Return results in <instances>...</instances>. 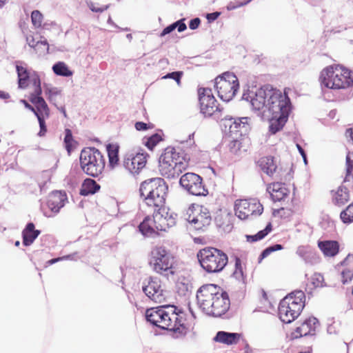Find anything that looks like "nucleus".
<instances>
[{"mask_svg": "<svg viewBox=\"0 0 353 353\" xmlns=\"http://www.w3.org/2000/svg\"><path fill=\"white\" fill-rule=\"evenodd\" d=\"M259 166L268 176H272L276 170V165L272 157H264L258 161Z\"/></svg>", "mask_w": 353, "mask_h": 353, "instance_id": "24", "label": "nucleus"}, {"mask_svg": "<svg viewBox=\"0 0 353 353\" xmlns=\"http://www.w3.org/2000/svg\"><path fill=\"white\" fill-rule=\"evenodd\" d=\"M296 332L299 334L301 336L308 334L312 335L314 334L312 332L311 328H309L307 324L304 321L301 326L296 327Z\"/></svg>", "mask_w": 353, "mask_h": 353, "instance_id": "46", "label": "nucleus"}, {"mask_svg": "<svg viewBox=\"0 0 353 353\" xmlns=\"http://www.w3.org/2000/svg\"><path fill=\"white\" fill-rule=\"evenodd\" d=\"M220 119H216L219 121L220 125L222 128L223 130L225 132L233 133V121L234 120V117L225 115L223 117L222 112L219 114Z\"/></svg>", "mask_w": 353, "mask_h": 353, "instance_id": "34", "label": "nucleus"}, {"mask_svg": "<svg viewBox=\"0 0 353 353\" xmlns=\"http://www.w3.org/2000/svg\"><path fill=\"white\" fill-rule=\"evenodd\" d=\"M283 249V245L281 244H274L273 245H271L267 248H265L260 254L259 256V262L263 259L264 258L267 257L270 253L272 252L281 250Z\"/></svg>", "mask_w": 353, "mask_h": 353, "instance_id": "41", "label": "nucleus"}, {"mask_svg": "<svg viewBox=\"0 0 353 353\" xmlns=\"http://www.w3.org/2000/svg\"><path fill=\"white\" fill-rule=\"evenodd\" d=\"M307 324L308 327L311 328L312 332L314 333L316 326L319 325V320L315 317H310L304 321Z\"/></svg>", "mask_w": 353, "mask_h": 353, "instance_id": "50", "label": "nucleus"}, {"mask_svg": "<svg viewBox=\"0 0 353 353\" xmlns=\"http://www.w3.org/2000/svg\"><path fill=\"white\" fill-rule=\"evenodd\" d=\"M183 74L182 71H175L166 74L162 79H174L178 85H181V79Z\"/></svg>", "mask_w": 353, "mask_h": 353, "instance_id": "45", "label": "nucleus"}, {"mask_svg": "<svg viewBox=\"0 0 353 353\" xmlns=\"http://www.w3.org/2000/svg\"><path fill=\"white\" fill-rule=\"evenodd\" d=\"M31 81L35 87L34 92H32L30 95L29 99L32 102V100L33 99L43 97H41L42 90L41 88V81L39 77L35 74L31 77Z\"/></svg>", "mask_w": 353, "mask_h": 353, "instance_id": "35", "label": "nucleus"}, {"mask_svg": "<svg viewBox=\"0 0 353 353\" xmlns=\"http://www.w3.org/2000/svg\"><path fill=\"white\" fill-rule=\"evenodd\" d=\"M282 189H286L284 187V184L277 182V183H274L272 185H269L267 188V191L268 192H276V191H280Z\"/></svg>", "mask_w": 353, "mask_h": 353, "instance_id": "53", "label": "nucleus"}, {"mask_svg": "<svg viewBox=\"0 0 353 353\" xmlns=\"http://www.w3.org/2000/svg\"><path fill=\"white\" fill-rule=\"evenodd\" d=\"M181 186L189 194L194 196H205L208 191L203 185L202 178L193 172L183 174L179 181Z\"/></svg>", "mask_w": 353, "mask_h": 353, "instance_id": "14", "label": "nucleus"}, {"mask_svg": "<svg viewBox=\"0 0 353 353\" xmlns=\"http://www.w3.org/2000/svg\"><path fill=\"white\" fill-rule=\"evenodd\" d=\"M184 19L176 21L174 23V25L176 26V28H177L178 32H181L186 30L187 26L184 23Z\"/></svg>", "mask_w": 353, "mask_h": 353, "instance_id": "54", "label": "nucleus"}, {"mask_svg": "<svg viewBox=\"0 0 353 353\" xmlns=\"http://www.w3.org/2000/svg\"><path fill=\"white\" fill-rule=\"evenodd\" d=\"M340 218L344 223L353 222V203L350 204L345 210L341 212Z\"/></svg>", "mask_w": 353, "mask_h": 353, "instance_id": "37", "label": "nucleus"}, {"mask_svg": "<svg viewBox=\"0 0 353 353\" xmlns=\"http://www.w3.org/2000/svg\"><path fill=\"white\" fill-rule=\"evenodd\" d=\"M296 253L307 263H312V259H315V253L307 246H299Z\"/></svg>", "mask_w": 353, "mask_h": 353, "instance_id": "31", "label": "nucleus"}, {"mask_svg": "<svg viewBox=\"0 0 353 353\" xmlns=\"http://www.w3.org/2000/svg\"><path fill=\"white\" fill-rule=\"evenodd\" d=\"M321 225L322 228L327 230V232H329L333 231L335 228L334 221H330L328 219H324L321 223Z\"/></svg>", "mask_w": 353, "mask_h": 353, "instance_id": "52", "label": "nucleus"}, {"mask_svg": "<svg viewBox=\"0 0 353 353\" xmlns=\"http://www.w3.org/2000/svg\"><path fill=\"white\" fill-rule=\"evenodd\" d=\"M72 258V255H67V256H63V257H59V258H55V259H52L51 260H49L47 263L49 264V265H52L55 263H57V261H59L61 260H63V259H71Z\"/></svg>", "mask_w": 353, "mask_h": 353, "instance_id": "61", "label": "nucleus"}, {"mask_svg": "<svg viewBox=\"0 0 353 353\" xmlns=\"http://www.w3.org/2000/svg\"><path fill=\"white\" fill-rule=\"evenodd\" d=\"M168 187L164 179L152 178L143 181L140 186V196L150 207L158 208L154 212L153 223L157 230L166 231L176 224V214L169 212L163 206Z\"/></svg>", "mask_w": 353, "mask_h": 353, "instance_id": "1", "label": "nucleus"}, {"mask_svg": "<svg viewBox=\"0 0 353 353\" xmlns=\"http://www.w3.org/2000/svg\"><path fill=\"white\" fill-rule=\"evenodd\" d=\"M161 140V137L159 134L155 133L148 137L144 143L148 149L152 150Z\"/></svg>", "mask_w": 353, "mask_h": 353, "instance_id": "40", "label": "nucleus"}, {"mask_svg": "<svg viewBox=\"0 0 353 353\" xmlns=\"http://www.w3.org/2000/svg\"><path fill=\"white\" fill-rule=\"evenodd\" d=\"M241 334L234 332H228L225 331H219L216 333L214 340L226 345H233L238 343Z\"/></svg>", "mask_w": 353, "mask_h": 353, "instance_id": "22", "label": "nucleus"}, {"mask_svg": "<svg viewBox=\"0 0 353 353\" xmlns=\"http://www.w3.org/2000/svg\"><path fill=\"white\" fill-rule=\"evenodd\" d=\"M134 127L138 131H145L150 128V125L142 121H137L135 123Z\"/></svg>", "mask_w": 353, "mask_h": 353, "instance_id": "55", "label": "nucleus"}, {"mask_svg": "<svg viewBox=\"0 0 353 353\" xmlns=\"http://www.w3.org/2000/svg\"><path fill=\"white\" fill-rule=\"evenodd\" d=\"M233 276L237 280H243V272L241 261L239 258H236L235 259V270L233 273Z\"/></svg>", "mask_w": 353, "mask_h": 353, "instance_id": "43", "label": "nucleus"}, {"mask_svg": "<svg viewBox=\"0 0 353 353\" xmlns=\"http://www.w3.org/2000/svg\"><path fill=\"white\" fill-rule=\"evenodd\" d=\"M351 262H353V254H348L346 258L341 262L342 265H346L350 263Z\"/></svg>", "mask_w": 353, "mask_h": 353, "instance_id": "64", "label": "nucleus"}, {"mask_svg": "<svg viewBox=\"0 0 353 353\" xmlns=\"http://www.w3.org/2000/svg\"><path fill=\"white\" fill-rule=\"evenodd\" d=\"M74 142L72 131L70 129H65L64 143L67 152L70 154L72 150V143Z\"/></svg>", "mask_w": 353, "mask_h": 353, "instance_id": "39", "label": "nucleus"}, {"mask_svg": "<svg viewBox=\"0 0 353 353\" xmlns=\"http://www.w3.org/2000/svg\"><path fill=\"white\" fill-rule=\"evenodd\" d=\"M189 161V155L181 148L168 147L159 157V170L167 178H175L188 168Z\"/></svg>", "mask_w": 353, "mask_h": 353, "instance_id": "4", "label": "nucleus"}, {"mask_svg": "<svg viewBox=\"0 0 353 353\" xmlns=\"http://www.w3.org/2000/svg\"><path fill=\"white\" fill-rule=\"evenodd\" d=\"M137 152L135 155L133 154H128L123 159V166L132 174H139L146 163V158L148 154L143 150Z\"/></svg>", "mask_w": 353, "mask_h": 353, "instance_id": "17", "label": "nucleus"}, {"mask_svg": "<svg viewBox=\"0 0 353 353\" xmlns=\"http://www.w3.org/2000/svg\"><path fill=\"white\" fill-rule=\"evenodd\" d=\"M31 103H32L35 105V112H34V114L37 117V115H39L41 117H49L50 110L43 98H37L35 99L32 100Z\"/></svg>", "mask_w": 353, "mask_h": 353, "instance_id": "27", "label": "nucleus"}, {"mask_svg": "<svg viewBox=\"0 0 353 353\" xmlns=\"http://www.w3.org/2000/svg\"><path fill=\"white\" fill-rule=\"evenodd\" d=\"M16 70L18 76L19 88L21 89L26 88L28 87V81L30 78L29 72L26 68L18 64L16 65Z\"/></svg>", "mask_w": 353, "mask_h": 353, "instance_id": "28", "label": "nucleus"}, {"mask_svg": "<svg viewBox=\"0 0 353 353\" xmlns=\"http://www.w3.org/2000/svg\"><path fill=\"white\" fill-rule=\"evenodd\" d=\"M46 94L48 96L57 97L60 94V90L57 88H50L46 90Z\"/></svg>", "mask_w": 353, "mask_h": 353, "instance_id": "59", "label": "nucleus"}, {"mask_svg": "<svg viewBox=\"0 0 353 353\" xmlns=\"http://www.w3.org/2000/svg\"><path fill=\"white\" fill-rule=\"evenodd\" d=\"M52 70L55 74L61 77H69L73 74L68 65L62 61L54 63L52 66Z\"/></svg>", "mask_w": 353, "mask_h": 353, "instance_id": "32", "label": "nucleus"}, {"mask_svg": "<svg viewBox=\"0 0 353 353\" xmlns=\"http://www.w3.org/2000/svg\"><path fill=\"white\" fill-rule=\"evenodd\" d=\"M31 20L35 28H39L41 26L43 14L39 10H33L31 13Z\"/></svg>", "mask_w": 353, "mask_h": 353, "instance_id": "42", "label": "nucleus"}, {"mask_svg": "<svg viewBox=\"0 0 353 353\" xmlns=\"http://www.w3.org/2000/svg\"><path fill=\"white\" fill-rule=\"evenodd\" d=\"M201 112L205 117H213L214 119H219V114L222 108L216 105V100L210 88H199L198 90Z\"/></svg>", "mask_w": 353, "mask_h": 353, "instance_id": "13", "label": "nucleus"}, {"mask_svg": "<svg viewBox=\"0 0 353 353\" xmlns=\"http://www.w3.org/2000/svg\"><path fill=\"white\" fill-rule=\"evenodd\" d=\"M322 86L339 90L353 85V72L343 66H330L323 70L320 76Z\"/></svg>", "mask_w": 353, "mask_h": 353, "instance_id": "5", "label": "nucleus"}, {"mask_svg": "<svg viewBox=\"0 0 353 353\" xmlns=\"http://www.w3.org/2000/svg\"><path fill=\"white\" fill-rule=\"evenodd\" d=\"M291 102L288 96L281 91L273 89V92L268 99L265 110L261 112L262 119H269L271 117L276 118L280 114L289 117L291 111Z\"/></svg>", "mask_w": 353, "mask_h": 353, "instance_id": "9", "label": "nucleus"}, {"mask_svg": "<svg viewBox=\"0 0 353 353\" xmlns=\"http://www.w3.org/2000/svg\"><path fill=\"white\" fill-rule=\"evenodd\" d=\"M110 166L114 168L119 162V147L109 143L106 146Z\"/></svg>", "mask_w": 353, "mask_h": 353, "instance_id": "30", "label": "nucleus"}, {"mask_svg": "<svg viewBox=\"0 0 353 353\" xmlns=\"http://www.w3.org/2000/svg\"><path fill=\"white\" fill-rule=\"evenodd\" d=\"M305 294L301 290H295L285 296L279 305L281 321L285 323H290L296 319L305 306Z\"/></svg>", "mask_w": 353, "mask_h": 353, "instance_id": "6", "label": "nucleus"}, {"mask_svg": "<svg viewBox=\"0 0 353 353\" xmlns=\"http://www.w3.org/2000/svg\"><path fill=\"white\" fill-rule=\"evenodd\" d=\"M41 231L35 229V226L33 223H28L22 232L23 245H30L38 237Z\"/></svg>", "mask_w": 353, "mask_h": 353, "instance_id": "21", "label": "nucleus"}, {"mask_svg": "<svg viewBox=\"0 0 353 353\" xmlns=\"http://www.w3.org/2000/svg\"><path fill=\"white\" fill-rule=\"evenodd\" d=\"M142 290L152 301L163 303L166 298L165 291L162 287L161 280L157 277L150 276L143 281Z\"/></svg>", "mask_w": 353, "mask_h": 353, "instance_id": "15", "label": "nucleus"}, {"mask_svg": "<svg viewBox=\"0 0 353 353\" xmlns=\"http://www.w3.org/2000/svg\"><path fill=\"white\" fill-rule=\"evenodd\" d=\"M100 189V185L92 179H86L84 180L81 190L80 194L83 196L94 194Z\"/></svg>", "mask_w": 353, "mask_h": 353, "instance_id": "26", "label": "nucleus"}, {"mask_svg": "<svg viewBox=\"0 0 353 353\" xmlns=\"http://www.w3.org/2000/svg\"><path fill=\"white\" fill-rule=\"evenodd\" d=\"M199 307L208 315L221 316L230 308V301L226 292L221 290L216 285L205 284L196 292Z\"/></svg>", "mask_w": 353, "mask_h": 353, "instance_id": "2", "label": "nucleus"}, {"mask_svg": "<svg viewBox=\"0 0 353 353\" xmlns=\"http://www.w3.org/2000/svg\"><path fill=\"white\" fill-rule=\"evenodd\" d=\"M219 12H214L212 13H208L206 15V19H208L209 23H212L220 15Z\"/></svg>", "mask_w": 353, "mask_h": 353, "instance_id": "58", "label": "nucleus"}, {"mask_svg": "<svg viewBox=\"0 0 353 353\" xmlns=\"http://www.w3.org/2000/svg\"><path fill=\"white\" fill-rule=\"evenodd\" d=\"M235 214L240 219H246L250 216H259L263 211V205L255 200H237L234 205Z\"/></svg>", "mask_w": 353, "mask_h": 353, "instance_id": "16", "label": "nucleus"}, {"mask_svg": "<svg viewBox=\"0 0 353 353\" xmlns=\"http://www.w3.org/2000/svg\"><path fill=\"white\" fill-rule=\"evenodd\" d=\"M273 89L271 85H265L255 92L251 91L243 95V99L250 101L253 110L261 119L262 114L261 113L265 110L268 99H270Z\"/></svg>", "mask_w": 353, "mask_h": 353, "instance_id": "12", "label": "nucleus"}, {"mask_svg": "<svg viewBox=\"0 0 353 353\" xmlns=\"http://www.w3.org/2000/svg\"><path fill=\"white\" fill-rule=\"evenodd\" d=\"M349 200V192L345 187H340L336 192L333 201L337 205H343Z\"/></svg>", "mask_w": 353, "mask_h": 353, "instance_id": "33", "label": "nucleus"}, {"mask_svg": "<svg viewBox=\"0 0 353 353\" xmlns=\"http://www.w3.org/2000/svg\"><path fill=\"white\" fill-rule=\"evenodd\" d=\"M67 196L65 192L54 191L49 196L47 202L48 208L53 213H58L61 208L65 205Z\"/></svg>", "mask_w": 353, "mask_h": 353, "instance_id": "18", "label": "nucleus"}, {"mask_svg": "<svg viewBox=\"0 0 353 353\" xmlns=\"http://www.w3.org/2000/svg\"><path fill=\"white\" fill-rule=\"evenodd\" d=\"M145 318L153 325L172 332L174 338L185 336L188 330L173 305H167L148 309Z\"/></svg>", "mask_w": 353, "mask_h": 353, "instance_id": "3", "label": "nucleus"}, {"mask_svg": "<svg viewBox=\"0 0 353 353\" xmlns=\"http://www.w3.org/2000/svg\"><path fill=\"white\" fill-rule=\"evenodd\" d=\"M342 282L343 284H346L349 283L353 278V270H350L349 269L344 270L342 272Z\"/></svg>", "mask_w": 353, "mask_h": 353, "instance_id": "51", "label": "nucleus"}, {"mask_svg": "<svg viewBox=\"0 0 353 353\" xmlns=\"http://www.w3.org/2000/svg\"><path fill=\"white\" fill-rule=\"evenodd\" d=\"M80 165L86 174L97 177L104 170L105 160L98 149L87 148L81 152Z\"/></svg>", "mask_w": 353, "mask_h": 353, "instance_id": "8", "label": "nucleus"}, {"mask_svg": "<svg viewBox=\"0 0 353 353\" xmlns=\"http://www.w3.org/2000/svg\"><path fill=\"white\" fill-rule=\"evenodd\" d=\"M37 119H38V121H39V127H40V130L38 133V136L39 137H43L45 135L46 131H47V128H46V122H45V117H39V115H37Z\"/></svg>", "mask_w": 353, "mask_h": 353, "instance_id": "49", "label": "nucleus"}, {"mask_svg": "<svg viewBox=\"0 0 353 353\" xmlns=\"http://www.w3.org/2000/svg\"><path fill=\"white\" fill-rule=\"evenodd\" d=\"M337 324L335 322H333L331 324H329L327 326V331L329 334H336L338 332V330H336Z\"/></svg>", "mask_w": 353, "mask_h": 353, "instance_id": "60", "label": "nucleus"}, {"mask_svg": "<svg viewBox=\"0 0 353 353\" xmlns=\"http://www.w3.org/2000/svg\"><path fill=\"white\" fill-rule=\"evenodd\" d=\"M20 103L23 104L25 108L32 112L33 113L35 112V108L31 105L26 100L21 99Z\"/></svg>", "mask_w": 353, "mask_h": 353, "instance_id": "63", "label": "nucleus"}, {"mask_svg": "<svg viewBox=\"0 0 353 353\" xmlns=\"http://www.w3.org/2000/svg\"><path fill=\"white\" fill-rule=\"evenodd\" d=\"M88 8L94 12H103V11L108 9L110 5H105L102 7H99V4L92 1L87 3Z\"/></svg>", "mask_w": 353, "mask_h": 353, "instance_id": "47", "label": "nucleus"}, {"mask_svg": "<svg viewBox=\"0 0 353 353\" xmlns=\"http://www.w3.org/2000/svg\"><path fill=\"white\" fill-rule=\"evenodd\" d=\"M288 119V116L280 114L276 118H274V117H271L269 119H266L270 121V132L272 134H276L277 132L280 131L287 122Z\"/></svg>", "mask_w": 353, "mask_h": 353, "instance_id": "25", "label": "nucleus"}, {"mask_svg": "<svg viewBox=\"0 0 353 353\" xmlns=\"http://www.w3.org/2000/svg\"><path fill=\"white\" fill-rule=\"evenodd\" d=\"M190 223L196 230H203L204 228L208 226L211 223V216L209 211L204 208L201 212L189 221Z\"/></svg>", "mask_w": 353, "mask_h": 353, "instance_id": "19", "label": "nucleus"}, {"mask_svg": "<svg viewBox=\"0 0 353 353\" xmlns=\"http://www.w3.org/2000/svg\"><path fill=\"white\" fill-rule=\"evenodd\" d=\"M201 23V20L199 18L196 17L190 21L189 23V28L191 30H196L199 28V25Z\"/></svg>", "mask_w": 353, "mask_h": 353, "instance_id": "56", "label": "nucleus"}, {"mask_svg": "<svg viewBox=\"0 0 353 353\" xmlns=\"http://www.w3.org/2000/svg\"><path fill=\"white\" fill-rule=\"evenodd\" d=\"M346 176L344 181H350L353 179V161L351 159V154L348 153L346 156Z\"/></svg>", "mask_w": 353, "mask_h": 353, "instance_id": "38", "label": "nucleus"}, {"mask_svg": "<svg viewBox=\"0 0 353 353\" xmlns=\"http://www.w3.org/2000/svg\"><path fill=\"white\" fill-rule=\"evenodd\" d=\"M272 230L271 223H268L264 230L258 232L254 235H246V239L248 242H256L265 238L269 232Z\"/></svg>", "mask_w": 353, "mask_h": 353, "instance_id": "36", "label": "nucleus"}, {"mask_svg": "<svg viewBox=\"0 0 353 353\" xmlns=\"http://www.w3.org/2000/svg\"><path fill=\"white\" fill-rule=\"evenodd\" d=\"M296 148H297L300 154L303 157V161H304L305 164H307V157H306V154L305 152V150H303V148L299 143L296 144Z\"/></svg>", "mask_w": 353, "mask_h": 353, "instance_id": "62", "label": "nucleus"}, {"mask_svg": "<svg viewBox=\"0 0 353 353\" xmlns=\"http://www.w3.org/2000/svg\"><path fill=\"white\" fill-rule=\"evenodd\" d=\"M201 266L209 273L219 272L225 267L228 259L222 250L214 248H206L197 254Z\"/></svg>", "mask_w": 353, "mask_h": 353, "instance_id": "7", "label": "nucleus"}, {"mask_svg": "<svg viewBox=\"0 0 353 353\" xmlns=\"http://www.w3.org/2000/svg\"><path fill=\"white\" fill-rule=\"evenodd\" d=\"M214 87L221 100L226 102L230 101L239 89L238 78L234 73L225 72L215 79Z\"/></svg>", "mask_w": 353, "mask_h": 353, "instance_id": "11", "label": "nucleus"}, {"mask_svg": "<svg viewBox=\"0 0 353 353\" xmlns=\"http://www.w3.org/2000/svg\"><path fill=\"white\" fill-rule=\"evenodd\" d=\"M175 29H176V26L174 25V23H173L168 26L167 27H165L161 32L160 36L164 37L165 35L171 33L172 32H173Z\"/></svg>", "mask_w": 353, "mask_h": 353, "instance_id": "57", "label": "nucleus"}, {"mask_svg": "<svg viewBox=\"0 0 353 353\" xmlns=\"http://www.w3.org/2000/svg\"><path fill=\"white\" fill-rule=\"evenodd\" d=\"M241 147V143L237 139L231 141L228 144L229 150L233 154H237Z\"/></svg>", "mask_w": 353, "mask_h": 353, "instance_id": "48", "label": "nucleus"}, {"mask_svg": "<svg viewBox=\"0 0 353 353\" xmlns=\"http://www.w3.org/2000/svg\"><path fill=\"white\" fill-rule=\"evenodd\" d=\"M251 119L249 117H234L233 133H239L241 136L247 134L251 129Z\"/></svg>", "mask_w": 353, "mask_h": 353, "instance_id": "20", "label": "nucleus"}, {"mask_svg": "<svg viewBox=\"0 0 353 353\" xmlns=\"http://www.w3.org/2000/svg\"><path fill=\"white\" fill-rule=\"evenodd\" d=\"M274 202L280 201L284 199L288 194V189H282L280 191L269 192Z\"/></svg>", "mask_w": 353, "mask_h": 353, "instance_id": "44", "label": "nucleus"}, {"mask_svg": "<svg viewBox=\"0 0 353 353\" xmlns=\"http://www.w3.org/2000/svg\"><path fill=\"white\" fill-rule=\"evenodd\" d=\"M149 264L158 274L168 275L174 273L172 270L174 257L163 246H157L152 250Z\"/></svg>", "mask_w": 353, "mask_h": 353, "instance_id": "10", "label": "nucleus"}, {"mask_svg": "<svg viewBox=\"0 0 353 353\" xmlns=\"http://www.w3.org/2000/svg\"><path fill=\"white\" fill-rule=\"evenodd\" d=\"M318 246L326 256H334L339 251V244L336 241H322Z\"/></svg>", "mask_w": 353, "mask_h": 353, "instance_id": "23", "label": "nucleus"}, {"mask_svg": "<svg viewBox=\"0 0 353 353\" xmlns=\"http://www.w3.org/2000/svg\"><path fill=\"white\" fill-rule=\"evenodd\" d=\"M154 229L156 228L154 225L153 220L150 217H145L139 225V231L144 236H151L155 232Z\"/></svg>", "mask_w": 353, "mask_h": 353, "instance_id": "29", "label": "nucleus"}]
</instances>
